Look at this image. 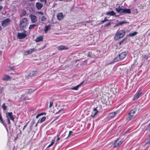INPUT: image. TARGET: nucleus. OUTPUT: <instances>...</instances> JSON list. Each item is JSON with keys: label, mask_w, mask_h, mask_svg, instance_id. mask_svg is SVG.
<instances>
[{"label": "nucleus", "mask_w": 150, "mask_h": 150, "mask_svg": "<svg viewBox=\"0 0 150 150\" xmlns=\"http://www.w3.org/2000/svg\"><path fill=\"white\" fill-rule=\"evenodd\" d=\"M123 9V8L121 7L120 6H119L115 8L116 11L121 15H122Z\"/></svg>", "instance_id": "nucleus-13"}, {"label": "nucleus", "mask_w": 150, "mask_h": 150, "mask_svg": "<svg viewBox=\"0 0 150 150\" xmlns=\"http://www.w3.org/2000/svg\"><path fill=\"white\" fill-rule=\"evenodd\" d=\"M138 33V32L134 31L133 33H129L127 35L130 37L134 36L137 35Z\"/></svg>", "instance_id": "nucleus-26"}, {"label": "nucleus", "mask_w": 150, "mask_h": 150, "mask_svg": "<svg viewBox=\"0 0 150 150\" xmlns=\"http://www.w3.org/2000/svg\"><path fill=\"white\" fill-rule=\"evenodd\" d=\"M57 49L59 50H62L67 49V48L65 46L62 45L58 46L57 47Z\"/></svg>", "instance_id": "nucleus-28"}, {"label": "nucleus", "mask_w": 150, "mask_h": 150, "mask_svg": "<svg viewBox=\"0 0 150 150\" xmlns=\"http://www.w3.org/2000/svg\"><path fill=\"white\" fill-rule=\"evenodd\" d=\"M28 19L26 18L22 19L20 21L19 27L20 29L23 30L27 24Z\"/></svg>", "instance_id": "nucleus-2"}, {"label": "nucleus", "mask_w": 150, "mask_h": 150, "mask_svg": "<svg viewBox=\"0 0 150 150\" xmlns=\"http://www.w3.org/2000/svg\"><path fill=\"white\" fill-rule=\"evenodd\" d=\"M29 121H28L26 124L25 125L23 126V130H24V129L27 126V125H28L29 122Z\"/></svg>", "instance_id": "nucleus-49"}, {"label": "nucleus", "mask_w": 150, "mask_h": 150, "mask_svg": "<svg viewBox=\"0 0 150 150\" xmlns=\"http://www.w3.org/2000/svg\"><path fill=\"white\" fill-rule=\"evenodd\" d=\"M133 117L134 116H133V115H132L128 113L126 119V121L128 122L131 120L133 118Z\"/></svg>", "instance_id": "nucleus-22"}, {"label": "nucleus", "mask_w": 150, "mask_h": 150, "mask_svg": "<svg viewBox=\"0 0 150 150\" xmlns=\"http://www.w3.org/2000/svg\"><path fill=\"white\" fill-rule=\"evenodd\" d=\"M21 30H23V33H25L26 32V30H24V29H23V30H21Z\"/></svg>", "instance_id": "nucleus-59"}, {"label": "nucleus", "mask_w": 150, "mask_h": 150, "mask_svg": "<svg viewBox=\"0 0 150 150\" xmlns=\"http://www.w3.org/2000/svg\"><path fill=\"white\" fill-rule=\"evenodd\" d=\"M106 14L107 15H109L110 16H115L117 17L118 16H116V13L114 12L113 11H109L108 12H106Z\"/></svg>", "instance_id": "nucleus-14"}, {"label": "nucleus", "mask_w": 150, "mask_h": 150, "mask_svg": "<svg viewBox=\"0 0 150 150\" xmlns=\"http://www.w3.org/2000/svg\"><path fill=\"white\" fill-rule=\"evenodd\" d=\"M57 19L59 21L62 20L64 18L63 14L62 12L58 13L57 15Z\"/></svg>", "instance_id": "nucleus-16"}, {"label": "nucleus", "mask_w": 150, "mask_h": 150, "mask_svg": "<svg viewBox=\"0 0 150 150\" xmlns=\"http://www.w3.org/2000/svg\"><path fill=\"white\" fill-rule=\"evenodd\" d=\"M137 110V108H135L131 110L129 113L130 114L133 115V116H134L135 114L136 113Z\"/></svg>", "instance_id": "nucleus-20"}, {"label": "nucleus", "mask_w": 150, "mask_h": 150, "mask_svg": "<svg viewBox=\"0 0 150 150\" xmlns=\"http://www.w3.org/2000/svg\"><path fill=\"white\" fill-rule=\"evenodd\" d=\"M32 75L33 76H36L38 75L39 71L37 70L31 71Z\"/></svg>", "instance_id": "nucleus-25"}, {"label": "nucleus", "mask_w": 150, "mask_h": 150, "mask_svg": "<svg viewBox=\"0 0 150 150\" xmlns=\"http://www.w3.org/2000/svg\"><path fill=\"white\" fill-rule=\"evenodd\" d=\"M7 122H8V124L9 125V128H10V124H11L10 120L9 117L7 118Z\"/></svg>", "instance_id": "nucleus-42"}, {"label": "nucleus", "mask_w": 150, "mask_h": 150, "mask_svg": "<svg viewBox=\"0 0 150 150\" xmlns=\"http://www.w3.org/2000/svg\"><path fill=\"white\" fill-rule=\"evenodd\" d=\"M125 34V32L124 30L117 31L115 35L114 38L116 40H118L123 37Z\"/></svg>", "instance_id": "nucleus-1"}, {"label": "nucleus", "mask_w": 150, "mask_h": 150, "mask_svg": "<svg viewBox=\"0 0 150 150\" xmlns=\"http://www.w3.org/2000/svg\"><path fill=\"white\" fill-rule=\"evenodd\" d=\"M11 21L10 18H7L3 20L1 23V25L3 27H6L10 23Z\"/></svg>", "instance_id": "nucleus-5"}, {"label": "nucleus", "mask_w": 150, "mask_h": 150, "mask_svg": "<svg viewBox=\"0 0 150 150\" xmlns=\"http://www.w3.org/2000/svg\"><path fill=\"white\" fill-rule=\"evenodd\" d=\"M111 24V22H109L108 23H107L105 24L104 25V26L105 27H107L109 25H110Z\"/></svg>", "instance_id": "nucleus-44"}, {"label": "nucleus", "mask_w": 150, "mask_h": 150, "mask_svg": "<svg viewBox=\"0 0 150 150\" xmlns=\"http://www.w3.org/2000/svg\"><path fill=\"white\" fill-rule=\"evenodd\" d=\"M11 78V77L8 75L6 74L4 75V77L2 78V80L4 81H8Z\"/></svg>", "instance_id": "nucleus-21"}, {"label": "nucleus", "mask_w": 150, "mask_h": 150, "mask_svg": "<svg viewBox=\"0 0 150 150\" xmlns=\"http://www.w3.org/2000/svg\"><path fill=\"white\" fill-rule=\"evenodd\" d=\"M40 116V114H39H39H37V115L36 116V119H38L39 118V117Z\"/></svg>", "instance_id": "nucleus-54"}, {"label": "nucleus", "mask_w": 150, "mask_h": 150, "mask_svg": "<svg viewBox=\"0 0 150 150\" xmlns=\"http://www.w3.org/2000/svg\"><path fill=\"white\" fill-rule=\"evenodd\" d=\"M123 140L121 139H117L113 142V147H117L120 146L123 142Z\"/></svg>", "instance_id": "nucleus-4"}, {"label": "nucleus", "mask_w": 150, "mask_h": 150, "mask_svg": "<svg viewBox=\"0 0 150 150\" xmlns=\"http://www.w3.org/2000/svg\"><path fill=\"white\" fill-rule=\"evenodd\" d=\"M35 5L37 8L38 10L40 9L43 6V4L38 2L36 3Z\"/></svg>", "instance_id": "nucleus-19"}, {"label": "nucleus", "mask_w": 150, "mask_h": 150, "mask_svg": "<svg viewBox=\"0 0 150 150\" xmlns=\"http://www.w3.org/2000/svg\"><path fill=\"white\" fill-rule=\"evenodd\" d=\"M0 120L1 121V123L5 127L7 132H8V130L7 126L6 123L3 120L2 117L0 118Z\"/></svg>", "instance_id": "nucleus-17"}, {"label": "nucleus", "mask_w": 150, "mask_h": 150, "mask_svg": "<svg viewBox=\"0 0 150 150\" xmlns=\"http://www.w3.org/2000/svg\"><path fill=\"white\" fill-rule=\"evenodd\" d=\"M148 127L149 130H150V122L148 124Z\"/></svg>", "instance_id": "nucleus-57"}, {"label": "nucleus", "mask_w": 150, "mask_h": 150, "mask_svg": "<svg viewBox=\"0 0 150 150\" xmlns=\"http://www.w3.org/2000/svg\"><path fill=\"white\" fill-rule=\"evenodd\" d=\"M51 27V25L50 24L45 25L44 29L45 33H46L50 29Z\"/></svg>", "instance_id": "nucleus-23"}, {"label": "nucleus", "mask_w": 150, "mask_h": 150, "mask_svg": "<svg viewBox=\"0 0 150 150\" xmlns=\"http://www.w3.org/2000/svg\"><path fill=\"white\" fill-rule=\"evenodd\" d=\"M73 133V132L72 131H70L69 132V134L66 137V139L68 138V137H69L70 135H71L72 133Z\"/></svg>", "instance_id": "nucleus-41"}, {"label": "nucleus", "mask_w": 150, "mask_h": 150, "mask_svg": "<svg viewBox=\"0 0 150 150\" xmlns=\"http://www.w3.org/2000/svg\"><path fill=\"white\" fill-rule=\"evenodd\" d=\"M40 1L41 2H44L45 4L47 2V0H40Z\"/></svg>", "instance_id": "nucleus-52"}, {"label": "nucleus", "mask_w": 150, "mask_h": 150, "mask_svg": "<svg viewBox=\"0 0 150 150\" xmlns=\"http://www.w3.org/2000/svg\"><path fill=\"white\" fill-rule=\"evenodd\" d=\"M3 8V7L2 6H0V11Z\"/></svg>", "instance_id": "nucleus-62"}, {"label": "nucleus", "mask_w": 150, "mask_h": 150, "mask_svg": "<svg viewBox=\"0 0 150 150\" xmlns=\"http://www.w3.org/2000/svg\"><path fill=\"white\" fill-rule=\"evenodd\" d=\"M118 61L117 60L116 57L112 61L109 62L108 64L109 65L111 64H114L115 62H118Z\"/></svg>", "instance_id": "nucleus-31"}, {"label": "nucleus", "mask_w": 150, "mask_h": 150, "mask_svg": "<svg viewBox=\"0 0 150 150\" xmlns=\"http://www.w3.org/2000/svg\"><path fill=\"white\" fill-rule=\"evenodd\" d=\"M149 57L148 55H145L144 56V59L146 60H147L148 58Z\"/></svg>", "instance_id": "nucleus-46"}, {"label": "nucleus", "mask_w": 150, "mask_h": 150, "mask_svg": "<svg viewBox=\"0 0 150 150\" xmlns=\"http://www.w3.org/2000/svg\"><path fill=\"white\" fill-rule=\"evenodd\" d=\"M35 90V89H30L28 91V93H31L32 92H33Z\"/></svg>", "instance_id": "nucleus-40"}, {"label": "nucleus", "mask_w": 150, "mask_h": 150, "mask_svg": "<svg viewBox=\"0 0 150 150\" xmlns=\"http://www.w3.org/2000/svg\"><path fill=\"white\" fill-rule=\"evenodd\" d=\"M123 43L121 41L119 43V44L120 45H122V44Z\"/></svg>", "instance_id": "nucleus-58"}, {"label": "nucleus", "mask_w": 150, "mask_h": 150, "mask_svg": "<svg viewBox=\"0 0 150 150\" xmlns=\"http://www.w3.org/2000/svg\"><path fill=\"white\" fill-rule=\"evenodd\" d=\"M36 13H38L39 14L41 15H43V13L41 11H37Z\"/></svg>", "instance_id": "nucleus-51"}, {"label": "nucleus", "mask_w": 150, "mask_h": 150, "mask_svg": "<svg viewBox=\"0 0 150 150\" xmlns=\"http://www.w3.org/2000/svg\"><path fill=\"white\" fill-rule=\"evenodd\" d=\"M105 21H104V20H103L101 21L100 23H99V24H103V23H104V22H105Z\"/></svg>", "instance_id": "nucleus-53"}, {"label": "nucleus", "mask_w": 150, "mask_h": 150, "mask_svg": "<svg viewBox=\"0 0 150 150\" xmlns=\"http://www.w3.org/2000/svg\"><path fill=\"white\" fill-rule=\"evenodd\" d=\"M43 40V38L42 36H39L38 37L35 39V41L36 42H39Z\"/></svg>", "instance_id": "nucleus-24"}, {"label": "nucleus", "mask_w": 150, "mask_h": 150, "mask_svg": "<svg viewBox=\"0 0 150 150\" xmlns=\"http://www.w3.org/2000/svg\"><path fill=\"white\" fill-rule=\"evenodd\" d=\"M9 68L10 70H14L15 69V66H14L13 67L10 66L9 67Z\"/></svg>", "instance_id": "nucleus-43"}, {"label": "nucleus", "mask_w": 150, "mask_h": 150, "mask_svg": "<svg viewBox=\"0 0 150 150\" xmlns=\"http://www.w3.org/2000/svg\"><path fill=\"white\" fill-rule=\"evenodd\" d=\"M7 106L6 105V104L4 103L2 105V108L4 111L7 109Z\"/></svg>", "instance_id": "nucleus-33"}, {"label": "nucleus", "mask_w": 150, "mask_h": 150, "mask_svg": "<svg viewBox=\"0 0 150 150\" xmlns=\"http://www.w3.org/2000/svg\"><path fill=\"white\" fill-rule=\"evenodd\" d=\"M56 136L54 137L53 139L52 140L51 143L47 146V148H48L52 146L54 144V142Z\"/></svg>", "instance_id": "nucleus-32"}, {"label": "nucleus", "mask_w": 150, "mask_h": 150, "mask_svg": "<svg viewBox=\"0 0 150 150\" xmlns=\"http://www.w3.org/2000/svg\"><path fill=\"white\" fill-rule=\"evenodd\" d=\"M25 76L26 79H28L33 76L32 75V74L31 71H30L28 72V73L25 75Z\"/></svg>", "instance_id": "nucleus-30"}, {"label": "nucleus", "mask_w": 150, "mask_h": 150, "mask_svg": "<svg viewBox=\"0 0 150 150\" xmlns=\"http://www.w3.org/2000/svg\"><path fill=\"white\" fill-rule=\"evenodd\" d=\"M87 54V57H90V58H92V53L90 51H88V53Z\"/></svg>", "instance_id": "nucleus-35"}, {"label": "nucleus", "mask_w": 150, "mask_h": 150, "mask_svg": "<svg viewBox=\"0 0 150 150\" xmlns=\"http://www.w3.org/2000/svg\"><path fill=\"white\" fill-rule=\"evenodd\" d=\"M46 119V117L45 116H43L42 117V118L40 120V123H41L45 121Z\"/></svg>", "instance_id": "nucleus-34"}, {"label": "nucleus", "mask_w": 150, "mask_h": 150, "mask_svg": "<svg viewBox=\"0 0 150 150\" xmlns=\"http://www.w3.org/2000/svg\"><path fill=\"white\" fill-rule=\"evenodd\" d=\"M131 13V11L130 8H123L122 15L124 14H130Z\"/></svg>", "instance_id": "nucleus-9"}, {"label": "nucleus", "mask_w": 150, "mask_h": 150, "mask_svg": "<svg viewBox=\"0 0 150 150\" xmlns=\"http://www.w3.org/2000/svg\"><path fill=\"white\" fill-rule=\"evenodd\" d=\"M53 105V102L52 101H50V103L49 108H51Z\"/></svg>", "instance_id": "nucleus-48"}, {"label": "nucleus", "mask_w": 150, "mask_h": 150, "mask_svg": "<svg viewBox=\"0 0 150 150\" xmlns=\"http://www.w3.org/2000/svg\"><path fill=\"white\" fill-rule=\"evenodd\" d=\"M46 19H46V18L44 16H42L41 18V21H45L46 20Z\"/></svg>", "instance_id": "nucleus-38"}, {"label": "nucleus", "mask_w": 150, "mask_h": 150, "mask_svg": "<svg viewBox=\"0 0 150 150\" xmlns=\"http://www.w3.org/2000/svg\"><path fill=\"white\" fill-rule=\"evenodd\" d=\"M63 110V108H62V109H60L57 112H56V113H55V114H56V115L57 114L60 112L62 110Z\"/></svg>", "instance_id": "nucleus-47"}, {"label": "nucleus", "mask_w": 150, "mask_h": 150, "mask_svg": "<svg viewBox=\"0 0 150 150\" xmlns=\"http://www.w3.org/2000/svg\"><path fill=\"white\" fill-rule=\"evenodd\" d=\"M97 107L95 108H93V111L92 112V114L91 116L92 118H94L96 115L97 114L99 111L97 109Z\"/></svg>", "instance_id": "nucleus-8"}, {"label": "nucleus", "mask_w": 150, "mask_h": 150, "mask_svg": "<svg viewBox=\"0 0 150 150\" xmlns=\"http://www.w3.org/2000/svg\"><path fill=\"white\" fill-rule=\"evenodd\" d=\"M117 113V112H115L109 113L108 115V118L110 120L113 118L115 116V114Z\"/></svg>", "instance_id": "nucleus-11"}, {"label": "nucleus", "mask_w": 150, "mask_h": 150, "mask_svg": "<svg viewBox=\"0 0 150 150\" xmlns=\"http://www.w3.org/2000/svg\"><path fill=\"white\" fill-rule=\"evenodd\" d=\"M40 119L38 120V121L37 122V124H38V123H40Z\"/></svg>", "instance_id": "nucleus-63"}, {"label": "nucleus", "mask_w": 150, "mask_h": 150, "mask_svg": "<svg viewBox=\"0 0 150 150\" xmlns=\"http://www.w3.org/2000/svg\"><path fill=\"white\" fill-rule=\"evenodd\" d=\"M104 21H105V22H106V21H109V20L108 19H107V17H105V18H104Z\"/></svg>", "instance_id": "nucleus-55"}, {"label": "nucleus", "mask_w": 150, "mask_h": 150, "mask_svg": "<svg viewBox=\"0 0 150 150\" xmlns=\"http://www.w3.org/2000/svg\"><path fill=\"white\" fill-rule=\"evenodd\" d=\"M85 52H86V51H83L82 52V53L84 54L85 53Z\"/></svg>", "instance_id": "nucleus-64"}, {"label": "nucleus", "mask_w": 150, "mask_h": 150, "mask_svg": "<svg viewBox=\"0 0 150 150\" xmlns=\"http://www.w3.org/2000/svg\"><path fill=\"white\" fill-rule=\"evenodd\" d=\"M60 139V138L59 137H58L57 139V141H58Z\"/></svg>", "instance_id": "nucleus-61"}, {"label": "nucleus", "mask_w": 150, "mask_h": 150, "mask_svg": "<svg viewBox=\"0 0 150 150\" xmlns=\"http://www.w3.org/2000/svg\"><path fill=\"white\" fill-rule=\"evenodd\" d=\"M46 113L45 112H41V113H39V114L40 116H42L44 115H46Z\"/></svg>", "instance_id": "nucleus-50"}, {"label": "nucleus", "mask_w": 150, "mask_h": 150, "mask_svg": "<svg viewBox=\"0 0 150 150\" xmlns=\"http://www.w3.org/2000/svg\"><path fill=\"white\" fill-rule=\"evenodd\" d=\"M142 91L140 90L137 93V95L139 96V97H140L142 94Z\"/></svg>", "instance_id": "nucleus-45"}, {"label": "nucleus", "mask_w": 150, "mask_h": 150, "mask_svg": "<svg viewBox=\"0 0 150 150\" xmlns=\"http://www.w3.org/2000/svg\"><path fill=\"white\" fill-rule=\"evenodd\" d=\"M37 25L35 24H33L30 25L29 27L28 28L29 29H31L33 28L34 27L36 26Z\"/></svg>", "instance_id": "nucleus-36"}, {"label": "nucleus", "mask_w": 150, "mask_h": 150, "mask_svg": "<svg viewBox=\"0 0 150 150\" xmlns=\"http://www.w3.org/2000/svg\"><path fill=\"white\" fill-rule=\"evenodd\" d=\"M35 123V120L34 119H33L32 120V121L31 122L30 124V125L29 127V128L30 130L32 129L33 125Z\"/></svg>", "instance_id": "nucleus-27"}, {"label": "nucleus", "mask_w": 150, "mask_h": 150, "mask_svg": "<svg viewBox=\"0 0 150 150\" xmlns=\"http://www.w3.org/2000/svg\"><path fill=\"white\" fill-rule=\"evenodd\" d=\"M29 17L30 18L31 23H34L37 21V18L35 15L31 14L29 15Z\"/></svg>", "instance_id": "nucleus-7"}, {"label": "nucleus", "mask_w": 150, "mask_h": 150, "mask_svg": "<svg viewBox=\"0 0 150 150\" xmlns=\"http://www.w3.org/2000/svg\"><path fill=\"white\" fill-rule=\"evenodd\" d=\"M127 38H124L121 41L122 42H123L124 41L125 42V40H126L127 39Z\"/></svg>", "instance_id": "nucleus-56"}, {"label": "nucleus", "mask_w": 150, "mask_h": 150, "mask_svg": "<svg viewBox=\"0 0 150 150\" xmlns=\"http://www.w3.org/2000/svg\"><path fill=\"white\" fill-rule=\"evenodd\" d=\"M128 52L125 51L122 52L119 54L118 55L115 57L118 62L121 61L124 59L127 55Z\"/></svg>", "instance_id": "nucleus-3"}, {"label": "nucleus", "mask_w": 150, "mask_h": 150, "mask_svg": "<svg viewBox=\"0 0 150 150\" xmlns=\"http://www.w3.org/2000/svg\"><path fill=\"white\" fill-rule=\"evenodd\" d=\"M148 144L150 145V136L149 137V138L148 139L147 141L145 143V145Z\"/></svg>", "instance_id": "nucleus-37"}, {"label": "nucleus", "mask_w": 150, "mask_h": 150, "mask_svg": "<svg viewBox=\"0 0 150 150\" xmlns=\"http://www.w3.org/2000/svg\"><path fill=\"white\" fill-rule=\"evenodd\" d=\"M35 49L34 48H32L29 50L24 52V54L25 55H28L33 52Z\"/></svg>", "instance_id": "nucleus-18"}, {"label": "nucleus", "mask_w": 150, "mask_h": 150, "mask_svg": "<svg viewBox=\"0 0 150 150\" xmlns=\"http://www.w3.org/2000/svg\"><path fill=\"white\" fill-rule=\"evenodd\" d=\"M26 14V11L25 10H22L21 11V14L20 15V17H22L23 16H25Z\"/></svg>", "instance_id": "nucleus-29"}, {"label": "nucleus", "mask_w": 150, "mask_h": 150, "mask_svg": "<svg viewBox=\"0 0 150 150\" xmlns=\"http://www.w3.org/2000/svg\"><path fill=\"white\" fill-rule=\"evenodd\" d=\"M27 36V34L24 33H18L17 37L18 39H22L25 38Z\"/></svg>", "instance_id": "nucleus-6"}, {"label": "nucleus", "mask_w": 150, "mask_h": 150, "mask_svg": "<svg viewBox=\"0 0 150 150\" xmlns=\"http://www.w3.org/2000/svg\"><path fill=\"white\" fill-rule=\"evenodd\" d=\"M139 96H138L137 94H136L134 96V97L133 98V100H137V99L139 98Z\"/></svg>", "instance_id": "nucleus-39"}, {"label": "nucleus", "mask_w": 150, "mask_h": 150, "mask_svg": "<svg viewBox=\"0 0 150 150\" xmlns=\"http://www.w3.org/2000/svg\"><path fill=\"white\" fill-rule=\"evenodd\" d=\"M129 23V22L127 21H120L116 24L114 26V27L115 28L116 26H117L119 25H122L124 24H128Z\"/></svg>", "instance_id": "nucleus-15"}, {"label": "nucleus", "mask_w": 150, "mask_h": 150, "mask_svg": "<svg viewBox=\"0 0 150 150\" xmlns=\"http://www.w3.org/2000/svg\"><path fill=\"white\" fill-rule=\"evenodd\" d=\"M3 88V87L0 88V92H1L2 91Z\"/></svg>", "instance_id": "nucleus-60"}, {"label": "nucleus", "mask_w": 150, "mask_h": 150, "mask_svg": "<svg viewBox=\"0 0 150 150\" xmlns=\"http://www.w3.org/2000/svg\"><path fill=\"white\" fill-rule=\"evenodd\" d=\"M6 114L7 118L9 117L12 121H14V118L12 112H6Z\"/></svg>", "instance_id": "nucleus-10"}, {"label": "nucleus", "mask_w": 150, "mask_h": 150, "mask_svg": "<svg viewBox=\"0 0 150 150\" xmlns=\"http://www.w3.org/2000/svg\"><path fill=\"white\" fill-rule=\"evenodd\" d=\"M84 82V81H83L82 82H81L80 84L77 85V86L72 87L71 89L72 90H78V88L81 86L82 85L83 83Z\"/></svg>", "instance_id": "nucleus-12"}]
</instances>
